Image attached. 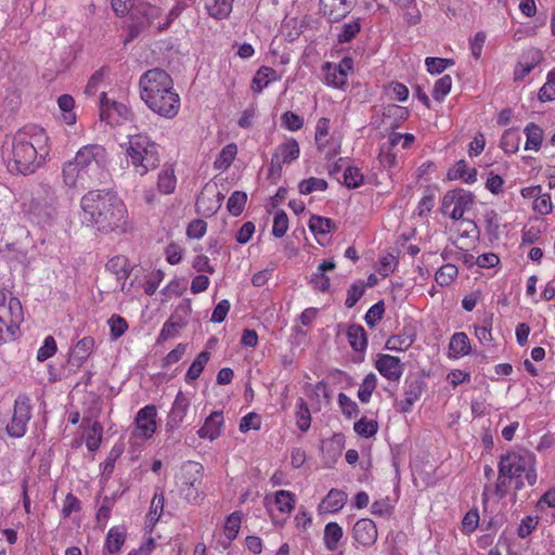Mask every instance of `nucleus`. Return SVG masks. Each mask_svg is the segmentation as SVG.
I'll use <instances>...</instances> for the list:
<instances>
[{
    "label": "nucleus",
    "instance_id": "nucleus-41",
    "mask_svg": "<svg viewBox=\"0 0 555 555\" xmlns=\"http://www.w3.org/2000/svg\"><path fill=\"white\" fill-rule=\"evenodd\" d=\"M353 429L359 436L363 438H371L376 435L378 430V424L374 420L361 417L354 423Z\"/></svg>",
    "mask_w": 555,
    "mask_h": 555
},
{
    "label": "nucleus",
    "instance_id": "nucleus-39",
    "mask_svg": "<svg viewBox=\"0 0 555 555\" xmlns=\"http://www.w3.org/2000/svg\"><path fill=\"white\" fill-rule=\"evenodd\" d=\"M520 135L517 129H507L504 131L500 145L506 153H515L518 151Z\"/></svg>",
    "mask_w": 555,
    "mask_h": 555
},
{
    "label": "nucleus",
    "instance_id": "nucleus-63",
    "mask_svg": "<svg viewBox=\"0 0 555 555\" xmlns=\"http://www.w3.org/2000/svg\"><path fill=\"white\" fill-rule=\"evenodd\" d=\"M338 404L341 409V412L347 416L351 417L358 412V404L351 400L347 395L340 392L338 395Z\"/></svg>",
    "mask_w": 555,
    "mask_h": 555
},
{
    "label": "nucleus",
    "instance_id": "nucleus-29",
    "mask_svg": "<svg viewBox=\"0 0 555 555\" xmlns=\"http://www.w3.org/2000/svg\"><path fill=\"white\" fill-rule=\"evenodd\" d=\"M275 79L276 72L273 68L261 66L253 78L251 90L256 93H260L271 80Z\"/></svg>",
    "mask_w": 555,
    "mask_h": 555
},
{
    "label": "nucleus",
    "instance_id": "nucleus-24",
    "mask_svg": "<svg viewBox=\"0 0 555 555\" xmlns=\"http://www.w3.org/2000/svg\"><path fill=\"white\" fill-rule=\"evenodd\" d=\"M242 522V514L240 512H233L230 514L223 526V537L220 539L219 543L223 548L230 546L233 540L236 539Z\"/></svg>",
    "mask_w": 555,
    "mask_h": 555
},
{
    "label": "nucleus",
    "instance_id": "nucleus-3",
    "mask_svg": "<svg viewBox=\"0 0 555 555\" xmlns=\"http://www.w3.org/2000/svg\"><path fill=\"white\" fill-rule=\"evenodd\" d=\"M140 95L155 114L171 119L180 109V96L175 90L171 76L162 68L145 72L139 81Z\"/></svg>",
    "mask_w": 555,
    "mask_h": 555
},
{
    "label": "nucleus",
    "instance_id": "nucleus-46",
    "mask_svg": "<svg viewBox=\"0 0 555 555\" xmlns=\"http://www.w3.org/2000/svg\"><path fill=\"white\" fill-rule=\"evenodd\" d=\"M184 324L180 321H175L170 318L163 326V330L158 336L157 343L163 344L169 338L176 337Z\"/></svg>",
    "mask_w": 555,
    "mask_h": 555
},
{
    "label": "nucleus",
    "instance_id": "nucleus-45",
    "mask_svg": "<svg viewBox=\"0 0 555 555\" xmlns=\"http://www.w3.org/2000/svg\"><path fill=\"white\" fill-rule=\"evenodd\" d=\"M247 201V195L245 192L235 191L231 194L228 199L227 208L229 212L233 216H238L244 210L245 204Z\"/></svg>",
    "mask_w": 555,
    "mask_h": 555
},
{
    "label": "nucleus",
    "instance_id": "nucleus-9",
    "mask_svg": "<svg viewBox=\"0 0 555 555\" xmlns=\"http://www.w3.org/2000/svg\"><path fill=\"white\" fill-rule=\"evenodd\" d=\"M57 196L55 190L49 184H41L36 196L29 205V212L38 223H48L56 215Z\"/></svg>",
    "mask_w": 555,
    "mask_h": 555
},
{
    "label": "nucleus",
    "instance_id": "nucleus-31",
    "mask_svg": "<svg viewBox=\"0 0 555 555\" xmlns=\"http://www.w3.org/2000/svg\"><path fill=\"white\" fill-rule=\"evenodd\" d=\"M296 425L301 431H307L311 425V414L307 402L302 398L296 401Z\"/></svg>",
    "mask_w": 555,
    "mask_h": 555
},
{
    "label": "nucleus",
    "instance_id": "nucleus-27",
    "mask_svg": "<svg viewBox=\"0 0 555 555\" xmlns=\"http://www.w3.org/2000/svg\"><path fill=\"white\" fill-rule=\"evenodd\" d=\"M344 535V530L340 525L335 521L326 524L324 528V545L328 551H336L338 543Z\"/></svg>",
    "mask_w": 555,
    "mask_h": 555
},
{
    "label": "nucleus",
    "instance_id": "nucleus-19",
    "mask_svg": "<svg viewBox=\"0 0 555 555\" xmlns=\"http://www.w3.org/2000/svg\"><path fill=\"white\" fill-rule=\"evenodd\" d=\"M189 408V398L181 390L178 391L167 417L166 426L168 430H175L182 424L188 414Z\"/></svg>",
    "mask_w": 555,
    "mask_h": 555
},
{
    "label": "nucleus",
    "instance_id": "nucleus-37",
    "mask_svg": "<svg viewBox=\"0 0 555 555\" xmlns=\"http://www.w3.org/2000/svg\"><path fill=\"white\" fill-rule=\"evenodd\" d=\"M212 3L207 1L206 8L210 16L222 20L227 17L232 10L231 0H211Z\"/></svg>",
    "mask_w": 555,
    "mask_h": 555
},
{
    "label": "nucleus",
    "instance_id": "nucleus-26",
    "mask_svg": "<svg viewBox=\"0 0 555 555\" xmlns=\"http://www.w3.org/2000/svg\"><path fill=\"white\" fill-rule=\"evenodd\" d=\"M299 152L298 142L295 139H291L280 144L273 155L281 159L282 164H288L298 158Z\"/></svg>",
    "mask_w": 555,
    "mask_h": 555
},
{
    "label": "nucleus",
    "instance_id": "nucleus-11",
    "mask_svg": "<svg viewBox=\"0 0 555 555\" xmlns=\"http://www.w3.org/2000/svg\"><path fill=\"white\" fill-rule=\"evenodd\" d=\"M30 418V399L25 395H20L14 402L12 418L7 425L8 435L14 438H22L26 434Z\"/></svg>",
    "mask_w": 555,
    "mask_h": 555
},
{
    "label": "nucleus",
    "instance_id": "nucleus-5",
    "mask_svg": "<svg viewBox=\"0 0 555 555\" xmlns=\"http://www.w3.org/2000/svg\"><path fill=\"white\" fill-rule=\"evenodd\" d=\"M126 156L133 172L140 177L155 170L159 164V153L155 142L145 134L129 135L126 144Z\"/></svg>",
    "mask_w": 555,
    "mask_h": 555
},
{
    "label": "nucleus",
    "instance_id": "nucleus-58",
    "mask_svg": "<svg viewBox=\"0 0 555 555\" xmlns=\"http://www.w3.org/2000/svg\"><path fill=\"white\" fill-rule=\"evenodd\" d=\"M553 87H555V68L548 73L546 82L539 91V100L541 102L555 100V91L548 92V89Z\"/></svg>",
    "mask_w": 555,
    "mask_h": 555
},
{
    "label": "nucleus",
    "instance_id": "nucleus-34",
    "mask_svg": "<svg viewBox=\"0 0 555 555\" xmlns=\"http://www.w3.org/2000/svg\"><path fill=\"white\" fill-rule=\"evenodd\" d=\"M237 154V146L234 143L225 145L215 160V168L218 170L227 169L233 163Z\"/></svg>",
    "mask_w": 555,
    "mask_h": 555
},
{
    "label": "nucleus",
    "instance_id": "nucleus-6",
    "mask_svg": "<svg viewBox=\"0 0 555 555\" xmlns=\"http://www.w3.org/2000/svg\"><path fill=\"white\" fill-rule=\"evenodd\" d=\"M24 320L23 307L20 299L11 297L9 301L0 289V345L11 344L21 334L20 325Z\"/></svg>",
    "mask_w": 555,
    "mask_h": 555
},
{
    "label": "nucleus",
    "instance_id": "nucleus-48",
    "mask_svg": "<svg viewBox=\"0 0 555 555\" xmlns=\"http://www.w3.org/2000/svg\"><path fill=\"white\" fill-rule=\"evenodd\" d=\"M457 275V268L454 264L447 263L443 264L436 273L435 279L436 282L443 286L449 285L454 278Z\"/></svg>",
    "mask_w": 555,
    "mask_h": 555
},
{
    "label": "nucleus",
    "instance_id": "nucleus-18",
    "mask_svg": "<svg viewBox=\"0 0 555 555\" xmlns=\"http://www.w3.org/2000/svg\"><path fill=\"white\" fill-rule=\"evenodd\" d=\"M376 370L391 382H398L403 373L400 359L389 354H378L375 361Z\"/></svg>",
    "mask_w": 555,
    "mask_h": 555
},
{
    "label": "nucleus",
    "instance_id": "nucleus-8",
    "mask_svg": "<svg viewBox=\"0 0 555 555\" xmlns=\"http://www.w3.org/2000/svg\"><path fill=\"white\" fill-rule=\"evenodd\" d=\"M475 196L472 192L455 189L447 192L442 198L441 212L448 215L453 220H463L473 229L477 225L474 221L464 219L465 211L469 210L474 204Z\"/></svg>",
    "mask_w": 555,
    "mask_h": 555
},
{
    "label": "nucleus",
    "instance_id": "nucleus-30",
    "mask_svg": "<svg viewBox=\"0 0 555 555\" xmlns=\"http://www.w3.org/2000/svg\"><path fill=\"white\" fill-rule=\"evenodd\" d=\"M177 184L175 170L170 165H165L158 175L157 188L164 194H171Z\"/></svg>",
    "mask_w": 555,
    "mask_h": 555
},
{
    "label": "nucleus",
    "instance_id": "nucleus-43",
    "mask_svg": "<svg viewBox=\"0 0 555 555\" xmlns=\"http://www.w3.org/2000/svg\"><path fill=\"white\" fill-rule=\"evenodd\" d=\"M325 73V81L328 86H333L335 88H341L346 85L347 74L339 72L334 65L326 63L324 66Z\"/></svg>",
    "mask_w": 555,
    "mask_h": 555
},
{
    "label": "nucleus",
    "instance_id": "nucleus-54",
    "mask_svg": "<svg viewBox=\"0 0 555 555\" xmlns=\"http://www.w3.org/2000/svg\"><path fill=\"white\" fill-rule=\"evenodd\" d=\"M59 107L64 113H67L68 115H64V119L68 125L74 124L75 121V115L72 113V109L74 108L75 101L74 98L69 94H63L57 100Z\"/></svg>",
    "mask_w": 555,
    "mask_h": 555
},
{
    "label": "nucleus",
    "instance_id": "nucleus-32",
    "mask_svg": "<svg viewBox=\"0 0 555 555\" xmlns=\"http://www.w3.org/2000/svg\"><path fill=\"white\" fill-rule=\"evenodd\" d=\"M525 133L527 137L526 141V150H535L538 151L542 144L543 140V130L538 125L530 122L525 128Z\"/></svg>",
    "mask_w": 555,
    "mask_h": 555
},
{
    "label": "nucleus",
    "instance_id": "nucleus-51",
    "mask_svg": "<svg viewBox=\"0 0 555 555\" xmlns=\"http://www.w3.org/2000/svg\"><path fill=\"white\" fill-rule=\"evenodd\" d=\"M531 54V63L522 64L519 63L515 69V79H522L526 75H528L532 68L541 61L542 55L539 50L529 51Z\"/></svg>",
    "mask_w": 555,
    "mask_h": 555
},
{
    "label": "nucleus",
    "instance_id": "nucleus-7",
    "mask_svg": "<svg viewBox=\"0 0 555 555\" xmlns=\"http://www.w3.org/2000/svg\"><path fill=\"white\" fill-rule=\"evenodd\" d=\"M203 476V465L193 461L183 463L176 475L179 494L191 504H198L202 500L201 486Z\"/></svg>",
    "mask_w": 555,
    "mask_h": 555
},
{
    "label": "nucleus",
    "instance_id": "nucleus-60",
    "mask_svg": "<svg viewBox=\"0 0 555 555\" xmlns=\"http://www.w3.org/2000/svg\"><path fill=\"white\" fill-rule=\"evenodd\" d=\"M364 288L363 282L354 283L349 287L345 301L347 308H352L359 301L364 294Z\"/></svg>",
    "mask_w": 555,
    "mask_h": 555
},
{
    "label": "nucleus",
    "instance_id": "nucleus-40",
    "mask_svg": "<svg viewBox=\"0 0 555 555\" xmlns=\"http://www.w3.org/2000/svg\"><path fill=\"white\" fill-rule=\"evenodd\" d=\"M376 384L377 377L374 373H370L364 377L358 390V398L362 403L370 401Z\"/></svg>",
    "mask_w": 555,
    "mask_h": 555
},
{
    "label": "nucleus",
    "instance_id": "nucleus-13",
    "mask_svg": "<svg viewBox=\"0 0 555 555\" xmlns=\"http://www.w3.org/2000/svg\"><path fill=\"white\" fill-rule=\"evenodd\" d=\"M62 179L70 189H88L96 179L75 159L67 160L62 167Z\"/></svg>",
    "mask_w": 555,
    "mask_h": 555
},
{
    "label": "nucleus",
    "instance_id": "nucleus-12",
    "mask_svg": "<svg viewBox=\"0 0 555 555\" xmlns=\"http://www.w3.org/2000/svg\"><path fill=\"white\" fill-rule=\"evenodd\" d=\"M107 153L104 146L100 144H88L80 147L75 157L77 163L89 171L96 180L98 173L106 164Z\"/></svg>",
    "mask_w": 555,
    "mask_h": 555
},
{
    "label": "nucleus",
    "instance_id": "nucleus-62",
    "mask_svg": "<svg viewBox=\"0 0 555 555\" xmlns=\"http://www.w3.org/2000/svg\"><path fill=\"white\" fill-rule=\"evenodd\" d=\"M260 417L255 412H249L245 416L242 417L240 422V431L247 433L250 429H260Z\"/></svg>",
    "mask_w": 555,
    "mask_h": 555
},
{
    "label": "nucleus",
    "instance_id": "nucleus-14",
    "mask_svg": "<svg viewBox=\"0 0 555 555\" xmlns=\"http://www.w3.org/2000/svg\"><path fill=\"white\" fill-rule=\"evenodd\" d=\"M157 410L153 404H147L139 410L135 416L137 436L143 439L151 438L156 430Z\"/></svg>",
    "mask_w": 555,
    "mask_h": 555
},
{
    "label": "nucleus",
    "instance_id": "nucleus-57",
    "mask_svg": "<svg viewBox=\"0 0 555 555\" xmlns=\"http://www.w3.org/2000/svg\"><path fill=\"white\" fill-rule=\"evenodd\" d=\"M122 448L114 446L109 451L106 460L101 464L102 473L109 477L114 470L117 459L121 455Z\"/></svg>",
    "mask_w": 555,
    "mask_h": 555
},
{
    "label": "nucleus",
    "instance_id": "nucleus-4",
    "mask_svg": "<svg viewBox=\"0 0 555 555\" xmlns=\"http://www.w3.org/2000/svg\"><path fill=\"white\" fill-rule=\"evenodd\" d=\"M537 455L527 449L519 448L507 451L500 456L498 473L514 483L516 491L526 486H534L538 481Z\"/></svg>",
    "mask_w": 555,
    "mask_h": 555
},
{
    "label": "nucleus",
    "instance_id": "nucleus-21",
    "mask_svg": "<svg viewBox=\"0 0 555 555\" xmlns=\"http://www.w3.org/2000/svg\"><path fill=\"white\" fill-rule=\"evenodd\" d=\"M347 503V493L339 489H331L318 506L320 514H335Z\"/></svg>",
    "mask_w": 555,
    "mask_h": 555
},
{
    "label": "nucleus",
    "instance_id": "nucleus-23",
    "mask_svg": "<svg viewBox=\"0 0 555 555\" xmlns=\"http://www.w3.org/2000/svg\"><path fill=\"white\" fill-rule=\"evenodd\" d=\"M271 503L282 515H289L295 508L296 495L287 490H279L273 494L272 500L266 496L267 506Z\"/></svg>",
    "mask_w": 555,
    "mask_h": 555
},
{
    "label": "nucleus",
    "instance_id": "nucleus-36",
    "mask_svg": "<svg viewBox=\"0 0 555 555\" xmlns=\"http://www.w3.org/2000/svg\"><path fill=\"white\" fill-rule=\"evenodd\" d=\"M361 30V18L357 17L341 26V30L337 34L339 43L350 42Z\"/></svg>",
    "mask_w": 555,
    "mask_h": 555
},
{
    "label": "nucleus",
    "instance_id": "nucleus-17",
    "mask_svg": "<svg viewBox=\"0 0 555 555\" xmlns=\"http://www.w3.org/2000/svg\"><path fill=\"white\" fill-rule=\"evenodd\" d=\"M424 391V382L420 377L408 378L404 385V399L398 402V410L409 413Z\"/></svg>",
    "mask_w": 555,
    "mask_h": 555
},
{
    "label": "nucleus",
    "instance_id": "nucleus-47",
    "mask_svg": "<svg viewBox=\"0 0 555 555\" xmlns=\"http://www.w3.org/2000/svg\"><path fill=\"white\" fill-rule=\"evenodd\" d=\"M327 189V182L324 179L311 177L305 179L299 183V192L301 194H310L313 191H325Z\"/></svg>",
    "mask_w": 555,
    "mask_h": 555
},
{
    "label": "nucleus",
    "instance_id": "nucleus-16",
    "mask_svg": "<svg viewBox=\"0 0 555 555\" xmlns=\"http://www.w3.org/2000/svg\"><path fill=\"white\" fill-rule=\"evenodd\" d=\"M357 0H320L321 10L330 22L345 18L354 8Z\"/></svg>",
    "mask_w": 555,
    "mask_h": 555
},
{
    "label": "nucleus",
    "instance_id": "nucleus-50",
    "mask_svg": "<svg viewBox=\"0 0 555 555\" xmlns=\"http://www.w3.org/2000/svg\"><path fill=\"white\" fill-rule=\"evenodd\" d=\"M452 86V78L450 75H444L439 78L433 90V96L436 101H443L444 96L450 92Z\"/></svg>",
    "mask_w": 555,
    "mask_h": 555
},
{
    "label": "nucleus",
    "instance_id": "nucleus-52",
    "mask_svg": "<svg viewBox=\"0 0 555 555\" xmlns=\"http://www.w3.org/2000/svg\"><path fill=\"white\" fill-rule=\"evenodd\" d=\"M413 343L414 333L412 330H408L401 334L389 337L385 347H411Z\"/></svg>",
    "mask_w": 555,
    "mask_h": 555
},
{
    "label": "nucleus",
    "instance_id": "nucleus-55",
    "mask_svg": "<svg viewBox=\"0 0 555 555\" xmlns=\"http://www.w3.org/2000/svg\"><path fill=\"white\" fill-rule=\"evenodd\" d=\"M479 525V513L477 508L469 509L462 520V531L469 534L474 532Z\"/></svg>",
    "mask_w": 555,
    "mask_h": 555
},
{
    "label": "nucleus",
    "instance_id": "nucleus-1",
    "mask_svg": "<svg viewBox=\"0 0 555 555\" xmlns=\"http://www.w3.org/2000/svg\"><path fill=\"white\" fill-rule=\"evenodd\" d=\"M49 151V137L44 129L37 125H27L12 139L8 168L11 172L24 176L34 173L44 163Z\"/></svg>",
    "mask_w": 555,
    "mask_h": 555
},
{
    "label": "nucleus",
    "instance_id": "nucleus-2",
    "mask_svg": "<svg viewBox=\"0 0 555 555\" xmlns=\"http://www.w3.org/2000/svg\"><path fill=\"white\" fill-rule=\"evenodd\" d=\"M83 219L101 232L126 231L128 211L124 202L109 192L89 191L81 197Z\"/></svg>",
    "mask_w": 555,
    "mask_h": 555
},
{
    "label": "nucleus",
    "instance_id": "nucleus-20",
    "mask_svg": "<svg viewBox=\"0 0 555 555\" xmlns=\"http://www.w3.org/2000/svg\"><path fill=\"white\" fill-rule=\"evenodd\" d=\"M127 537L125 526H113L105 537L102 555H118L121 551Z\"/></svg>",
    "mask_w": 555,
    "mask_h": 555
},
{
    "label": "nucleus",
    "instance_id": "nucleus-25",
    "mask_svg": "<svg viewBox=\"0 0 555 555\" xmlns=\"http://www.w3.org/2000/svg\"><path fill=\"white\" fill-rule=\"evenodd\" d=\"M165 507V495L160 488L155 489L154 496L151 501L149 513L146 514V526L152 530L160 519Z\"/></svg>",
    "mask_w": 555,
    "mask_h": 555
},
{
    "label": "nucleus",
    "instance_id": "nucleus-22",
    "mask_svg": "<svg viewBox=\"0 0 555 555\" xmlns=\"http://www.w3.org/2000/svg\"><path fill=\"white\" fill-rule=\"evenodd\" d=\"M223 422L222 413L215 411L205 420L204 425L197 430V435L199 438L212 441L221 435Z\"/></svg>",
    "mask_w": 555,
    "mask_h": 555
},
{
    "label": "nucleus",
    "instance_id": "nucleus-15",
    "mask_svg": "<svg viewBox=\"0 0 555 555\" xmlns=\"http://www.w3.org/2000/svg\"><path fill=\"white\" fill-rule=\"evenodd\" d=\"M352 537L360 545L370 547L377 541V527L372 519L361 518L353 525Z\"/></svg>",
    "mask_w": 555,
    "mask_h": 555
},
{
    "label": "nucleus",
    "instance_id": "nucleus-59",
    "mask_svg": "<svg viewBox=\"0 0 555 555\" xmlns=\"http://www.w3.org/2000/svg\"><path fill=\"white\" fill-rule=\"evenodd\" d=\"M109 331L113 338L120 337L128 328V324L124 318L114 314L108 320Z\"/></svg>",
    "mask_w": 555,
    "mask_h": 555
},
{
    "label": "nucleus",
    "instance_id": "nucleus-61",
    "mask_svg": "<svg viewBox=\"0 0 555 555\" xmlns=\"http://www.w3.org/2000/svg\"><path fill=\"white\" fill-rule=\"evenodd\" d=\"M81 508V503L79 501V499L74 495L73 493H68L66 496H65V500L63 502V507H62V516L64 518H68L73 513L75 512H79Z\"/></svg>",
    "mask_w": 555,
    "mask_h": 555
},
{
    "label": "nucleus",
    "instance_id": "nucleus-49",
    "mask_svg": "<svg viewBox=\"0 0 555 555\" xmlns=\"http://www.w3.org/2000/svg\"><path fill=\"white\" fill-rule=\"evenodd\" d=\"M364 177L357 167H347L344 171V183L348 189H356L362 185Z\"/></svg>",
    "mask_w": 555,
    "mask_h": 555
},
{
    "label": "nucleus",
    "instance_id": "nucleus-28",
    "mask_svg": "<svg viewBox=\"0 0 555 555\" xmlns=\"http://www.w3.org/2000/svg\"><path fill=\"white\" fill-rule=\"evenodd\" d=\"M106 269L115 274L117 280H126L131 272V266L125 256L111 258L106 263Z\"/></svg>",
    "mask_w": 555,
    "mask_h": 555
},
{
    "label": "nucleus",
    "instance_id": "nucleus-33",
    "mask_svg": "<svg viewBox=\"0 0 555 555\" xmlns=\"http://www.w3.org/2000/svg\"><path fill=\"white\" fill-rule=\"evenodd\" d=\"M350 347H366L367 339L363 326L351 324L347 327L345 333Z\"/></svg>",
    "mask_w": 555,
    "mask_h": 555
},
{
    "label": "nucleus",
    "instance_id": "nucleus-38",
    "mask_svg": "<svg viewBox=\"0 0 555 555\" xmlns=\"http://www.w3.org/2000/svg\"><path fill=\"white\" fill-rule=\"evenodd\" d=\"M103 426L99 422L92 423L86 435V447L89 451H96L102 442Z\"/></svg>",
    "mask_w": 555,
    "mask_h": 555
},
{
    "label": "nucleus",
    "instance_id": "nucleus-64",
    "mask_svg": "<svg viewBox=\"0 0 555 555\" xmlns=\"http://www.w3.org/2000/svg\"><path fill=\"white\" fill-rule=\"evenodd\" d=\"M539 524L538 517L527 516L521 521L517 529L519 538H527L532 533Z\"/></svg>",
    "mask_w": 555,
    "mask_h": 555
},
{
    "label": "nucleus",
    "instance_id": "nucleus-53",
    "mask_svg": "<svg viewBox=\"0 0 555 555\" xmlns=\"http://www.w3.org/2000/svg\"><path fill=\"white\" fill-rule=\"evenodd\" d=\"M288 229V218L285 211L280 210L273 219L272 234L275 237H283Z\"/></svg>",
    "mask_w": 555,
    "mask_h": 555
},
{
    "label": "nucleus",
    "instance_id": "nucleus-44",
    "mask_svg": "<svg viewBox=\"0 0 555 555\" xmlns=\"http://www.w3.org/2000/svg\"><path fill=\"white\" fill-rule=\"evenodd\" d=\"M211 198L208 197V190L202 192L196 199V208L198 211H203L204 214L211 216L214 215L218 208L220 207V198H217L214 203H211Z\"/></svg>",
    "mask_w": 555,
    "mask_h": 555
},
{
    "label": "nucleus",
    "instance_id": "nucleus-56",
    "mask_svg": "<svg viewBox=\"0 0 555 555\" xmlns=\"http://www.w3.org/2000/svg\"><path fill=\"white\" fill-rule=\"evenodd\" d=\"M425 64L427 66V70L430 74H440L442 73L448 66H451L454 64V62L450 59H440V57H426Z\"/></svg>",
    "mask_w": 555,
    "mask_h": 555
},
{
    "label": "nucleus",
    "instance_id": "nucleus-35",
    "mask_svg": "<svg viewBox=\"0 0 555 555\" xmlns=\"http://www.w3.org/2000/svg\"><path fill=\"white\" fill-rule=\"evenodd\" d=\"M208 361H209V353L207 351L201 352L196 357V359L193 361V363L190 365V367L185 374L186 383H192V382L196 380L201 376V374Z\"/></svg>",
    "mask_w": 555,
    "mask_h": 555
},
{
    "label": "nucleus",
    "instance_id": "nucleus-10",
    "mask_svg": "<svg viewBox=\"0 0 555 555\" xmlns=\"http://www.w3.org/2000/svg\"><path fill=\"white\" fill-rule=\"evenodd\" d=\"M131 23L129 25V37L125 44L137 38L144 29L150 27L160 15V9L150 3H139L131 11Z\"/></svg>",
    "mask_w": 555,
    "mask_h": 555
},
{
    "label": "nucleus",
    "instance_id": "nucleus-42",
    "mask_svg": "<svg viewBox=\"0 0 555 555\" xmlns=\"http://www.w3.org/2000/svg\"><path fill=\"white\" fill-rule=\"evenodd\" d=\"M309 228L314 234H327L335 229V223L330 218L312 216L309 220Z\"/></svg>",
    "mask_w": 555,
    "mask_h": 555
}]
</instances>
